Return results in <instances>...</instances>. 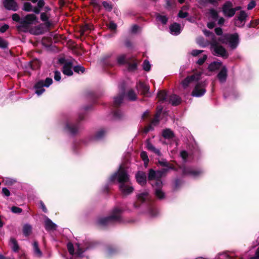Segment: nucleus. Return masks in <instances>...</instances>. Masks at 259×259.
<instances>
[{
    "instance_id": "45",
    "label": "nucleus",
    "mask_w": 259,
    "mask_h": 259,
    "mask_svg": "<svg viewBox=\"0 0 259 259\" xmlns=\"http://www.w3.org/2000/svg\"><path fill=\"white\" fill-rule=\"evenodd\" d=\"M105 134V131L103 130L99 131L96 135V138L98 139H101Z\"/></svg>"
},
{
    "instance_id": "33",
    "label": "nucleus",
    "mask_w": 259,
    "mask_h": 259,
    "mask_svg": "<svg viewBox=\"0 0 259 259\" xmlns=\"http://www.w3.org/2000/svg\"><path fill=\"white\" fill-rule=\"evenodd\" d=\"M140 155H141V158L144 162L145 166H147L148 163L149 162V159H148V156L147 155V153H146V152L142 151Z\"/></svg>"
},
{
    "instance_id": "24",
    "label": "nucleus",
    "mask_w": 259,
    "mask_h": 259,
    "mask_svg": "<svg viewBox=\"0 0 259 259\" xmlns=\"http://www.w3.org/2000/svg\"><path fill=\"white\" fill-rule=\"evenodd\" d=\"M149 192L147 191L142 192L137 195L138 199L141 201L144 202L148 198Z\"/></svg>"
},
{
    "instance_id": "8",
    "label": "nucleus",
    "mask_w": 259,
    "mask_h": 259,
    "mask_svg": "<svg viewBox=\"0 0 259 259\" xmlns=\"http://www.w3.org/2000/svg\"><path fill=\"white\" fill-rule=\"evenodd\" d=\"M222 12L226 17H233L235 15V10L233 9L232 3L230 2H226L222 7Z\"/></svg>"
},
{
    "instance_id": "20",
    "label": "nucleus",
    "mask_w": 259,
    "mask_h": 259,
    "mask_svg": "<svg viewBox=\"0 0 259 259\" xmlns=\"http://www.w3.org/2000/svg\"><path fill=\"white\" fill-rule=\"evenodd\" d=\"M34 255L37 257H40L42 256V252L40 250L38 244L37 242H34L33 243Z\"/></svg>"
},
{
    "instance_id": "54",
    "label": "nucleus",
    "mask_w": 259,
    "mask_h": 259,
    "mask_svg": "<svg viewBox=\"0 0 259 259\" xmlns=\"http://www.w3.org/2000/svg\"><path fill=\"white\" fill-rule=\"evenodd\" d=\"M207 55H204L202 57L200 58L197 61L199 65H202L206 60Z\"/></svg>"
},
{
    "instance_id": "55",
    "label": "nucleus",
    "mask_w": 259,
    "mask_h": 259,
    "mask_svg": "<svg viewBox=\"0 0 259 259\" xmlns=\"http://www.w3.org/2000/svg\"><path fill=\"white\" fill-rule=\"evenodd\" d=\"M11 210L14 213H20L22 211L21 208L16 207V206L12 207L11 208Z\"/></svg>"
},
{
    "instance_id": "47",
    "label": "nucleus",
    "mask_w": 259,
    "mask_h": 259,
    "mask_svg": "<svg viewBox=\"0 0 259 259\" xmlns=\"http://www.w3.org/2000/svg\"><path fill=\"white\" fill-rule=\"evenodd\" d=\"M76 245L77 247L76 253L78 255L80 256L84 251V250L83 248H82L81 247H80V246L78 244H76Z\"/></svg>"
},
{
    "instance_id": "23",
    "label": "nucleus",
    "mask_w": 259,
    "mask_h": 259,
    "mask_svg": "<svg viewBox=\"0 0 259 259\" xmlns=\"http://www.w3.org/2000/svg\"><path fill=\"white\" fill-rule=\"evenodd\" d=\"M11 247L14 252H17L19 249V246L16 240L13 238H11L9 243Z\"/></svg>"
},
{
    "instance_id": "38",
    "label": "nucleus",
    "mask_w": 259,
    "mask_h": 259,
    "mask_svg": "<svg viewBox=\"0 0 259 259\" xmlns=\"http://www.w3.org/2000/svg\"><path fill=\"white\" fill-rule=\"evenodd\" d=\"M221 0H199V3L201 5H205L207 3L212 4L218 3Z\"/></svg>"
},
{
    "instance_id": "53",
    "label": "nucleus",
    "mask_w": 259,
    "mask_h": 259,
    "mask_svg": "<svg viewBox=\"0 0 259 259\" xmlns=\"http://www.w3.org/2000/svg\"><path fill=\"white\" fill-rule=\"evenodd\" d=\"M103 5L104 7L108 11H111L112 9L111 5L106 2H104Z\"/></svg>"
},
{
    "instance_id": "5",
    "label": "nucleus",
    "mask_w": 259,
    "mask_h": 259,
    "mask_svg": "<svg viewBox=\"0 0 259 259\" xmlns=\"http://www.w3.org/2000/svg\"><path fill=\"white\" fill-rule=\"evenodd\" d=\"M38 19L37 17L33 14H28L21 18V24L19 25V29H23L26 31L33 25H35L38 23Z\"/></svg>"
},
{
    "instance_id": "18",
    "label": "nucleus",
    "mask_w": 259,
    "mask_h": 259,
    "mask_svg": "<svg viewBox=\"0 0 259 259\" xmlns=\"http://www.w3.org/2000/svg\"><path fill=\"white\" fill-rule=\"evenodd\" d=\"M227 70L225 67H223L218 75V77L221 82H224L227 76Z\"/></svg>"
},
{
    "instance_id": "34",
    "label": "nucleus",
    "mask_w": 259,
    "mask_h": 259,
    "mask_svg": "<svg viewBox=\"0 0 259 259\" xmlns=\"http://www.w3.org/2000/svg\"><path fill=\"white\" fill-rule=\"evenodd\" d=\"M209 15L210 17L214 20H215L218 17V13L214 9H210L209 10Z\"/></svg>"
},
{
    "instance_id": "17",
    "label": "nucleus",
    "mask_w": 259,
    "mask_h": 259,
    "mask_svg": "<svg viewBox=\"0 0 259 259\" xmlns=\"http://www.w3.org/2000/svg\"><path fill=\"white\" fill-rule=\"evenodd\" d=\"M45 226L46 229L48 231L55 230L57 227V225L48 218L45 219Z\"/></svg>"
},
{
    "instance_id": "22",
    "label": "nucleus",
    "mask_w": 259,
    "mask_h": 259,
    "mask_svg": "<svg viewBox=\"0 0 259 259\" xmlns=\"http://www.w3.org/2000/svg\"><path fill=\"white\" fill-rule=\"evenodd\" d=\"M146 148L147 149L149 150V151H151L153 152H154V153H155L156 154H157V155H159L160 156L161 153H160V151L158 149H156L155 148L150 142L149 141H147L146 142Z\"/></svg>"
},
{
    "instance_id": "9",
    "label": "nucleus",
    "mask_w": 259,
    "mask_h": 259,
    "mask_svg": "<svg viewBox=\"0 0 259 259\" xmlns=\"http://www.w3.org/2000/svg\"><path fill=\"white\" fill-rule=\"evenodd\" d=\"M204 82L198 83L192 92V95L196 97L203 96L206 92Z\"/></svg>"
},
{
    "instance_id": "50",
    "label": "nucleus",
    "mask_w": 259,
    "mask_h": 259,
    "mask_svg": "<svg viewBox=\"0 0 259 259\" xmlns=\"http://www.w3.org/2000/svg\"><path fill=\"white\" fill-rule=\"evenodd\" d=\"M67 249L70 254L72 255L74 253L73 246L72 243H68L67 245Z\"/></svg>"
},
{
    "instance_id": "31",
    "label": "nucleus",
    "mask_w": 259,
    "mask_h": 259,
    "mask_svg": "<svg viewBox=\"0 0 259 259\" xmlns=\"http://www.w3.org/2000/svg\"><path fill=\"white\" fill-rule=\"evenodd\" d=\"M40 19L42 21L45 22V23L47 26H50L51 25L50 22L49 21V16L47 14L45 13H42L40 15Z\"/></svg>"
},
{
    "instance_id": "19",
    "label": "nucleus",
    "mask_w": 259,
    "mask_h": 259,
    "mask_svg": "<svg viewBox=\"0 0 259 259\" xmlns=\"http://www.w3.org/2000/svg\"><path fill=\"white\" fill-rule=\"evenodd\" d=\"M65 129L71 134H75L78 131V126L77 125L67 123Z\"/></svg>"
},
{
    "instance_id": "28",
    "label": "nucleus",
    "mask_w": 259,
    "mask_h": 259,
    "mask_svg": "<svg viewBox=\"0 0 259 259\" xmlns=\"http://www.w3.org/2000/svg\"><path fill=\"white\" fill-rule=\"evenodd\" d=\"M188 7L187 6H184L182 10L179 12L178 16L180 18H184L188 16V13L186 12Z\"/></svg>"
},
{
    "instance_id": "48",
    "label": "nucleus",
    "mask_w": 259,
    "mask_h": 259,
    "mask_svg": "<svg viewBox=\"0 0 259 259\" xmlns=\"http://www.w3.org/2000/svg\"><path fill=\"white\" fill-rule=\"evenodd\" d=\"M12 19L14 21L19 22L20 24H21V18L20 17L18 14H14L12 15Z\"/></svg>"
},
{
    "instance_id": "49",
    "label": "nucleus",
    "mask_w": 259,
    "mask_h": 259,
    "mask_svg": "<svg viewBox=\"0 0 259 259\" xmlns=\"http://www.w3.org/2000/svg\"><path fill=\"white\" fill-rule=\"evenodd\" d=\"M220 259H231V256L227 252H224L220 254Z\"/></svg>"
},
{
    "instance_id": "10",
    "label": "nucleus",
    "mask_w": 259,
    "mask_h": 259,
    "mask_svg": "<svg viewBox=\"0 0 259 259\" xmlns=\"http://www.w3.org/2000/svg\"><path fill=\"white\" fill-rule=\"evenodd\" d=\"M3 5L5 8L8 10L16 11L19 7L15 0H4Z\"/></svg>"
},
{
    "instance_id": "27",
    "label": "nucleus",
    "mask_w": 259,
    "mask_h": 259,
    "mask_svg": "<svg viewBox=\"0 0 259 259\" xmlns=\"http://www.w3.org/2000/svg\"><path fill=\"white\" fill-rule=\"evenodd\" d=\"M137 87L143 94H146L149 91V87L143 83L140 82Z\"/></svg>"
},
{
    "instance_id": "58",
    "label": "nucleus",
    "mask_w": 259,
    "mask_h": 259,
    "mask_svg": "<svg viewBox=\"0 0 259 259\" xmlns=\"http://www.w3.org/2000/svg\"><path fill=\"white\" fill-rule=\"evenodd\" d=\"M2 193L4 195H5L6 196H9L10 195V191L6 188H3Z\"/></svg>"
},
{
    "instance_id": "37",
    "label": "nucleus",
    "mask_w": 259,
    "mask_h": 259,
    "mask_svg": "<svg viewBox=\"0 0 259 259\" xmlns=\"http://www.w3.org/2000/svg\"><path fill=\"white\" fill-rule=\"evenodd\" d=\"M156 19L163 24H166L167 21V18L165 16L157 15L156 16Z\"/></svg>"
},
{
    "instance_id": "25",
    "label": "nucleus",
    "mask_w": 259,
    "mask_h": 259,
    "mask_svg": "<svg viewBox=\"0 0 259 259\" xmlns=\"http://www.w3.org/2000/svg\"><path fill=\"white\" fill-rule=\"evenodd\" d=\"M32 232V227L29 224H25L23 228V232L25 236H29Z\"/></svg>"
},
{
    "instance_id": "41",
    "label": "nucleus",
    "mask_w": 259,
    "mask_h": 259,
    "mask_svg": "<svg viewBox=\"0 0 259 259\" xmlns=\"http://www.w3.org/2000/svg\"><path fill=\"white\" fill-rule=\"evenodd\" d=\"M161 110H162V108H161L159 109V111L156 113L155 117H154V118L152 120V121L151 122L152 125H155V124H156L157 123V122L158 121V118H159L160 113Z\"/></svg>"
},
{
    "instance_id": "4",
    "label": "nucleus",
    "mask_w": 259,
    "mask_h": 259,
    "mask_svg": "<svg viewBox=\"0 0 259 259\" xmlns=\"http://www.w3.org/2000/svg\"><path fill=\"white\" fill-rule=\"evenodd\" d=\"M219 40L223 44L228 45L232 49L237 48L239 42L237 33L224 34L220 38Z\"/></svg>"
},
{
    "instance_id": "13",
    "label": "nucleus",
    "mask_w": 259,
    "mask_h": 259,
    "mask_svg": "<svg viewBox=\"0 0 259 259\" xmlns=\"http://www.w3.org/2000/svg\"><path fill=\"white\" fill-rule=\"evenodd\" d=\"M183 172L186 175H189L194 178H197L200 176L202 173V170H193L190 168H184L183 169Z\"/></svg>"
},
{
    "instance_id": "56",
    "label": "nucleus",
    "mask_w": 259,
    "mask_h": 259,
    "mask_svg": "<svg viewBox=\"0 0 259 259\" xmlns=\"http://www.w3.org/2000/svg\"><path fill=\"white\" fill-rule=\"evenodd\" d=\"M255 2L254 1H251L247 5V9L250 10L255 6Z\"/></svg>"
},
{
    "instance_id": "29",
    "label": "nucleus",
    "mask_w": 259,
    "mask_h": 259,
    "mask_svg": "<svg viewBox=\"0 0 259 259\" xmlns=\"http://www.w3.org/2000/svg\"><path fill=\"white\" fill-rule=\"evenodd\" d=\"M162 136L166 139H170L173 137L174 134L170 130L166 129L163 131Z\"/></svg>"
},
{
    "instance_id": "16",
    "label": "nucleus",
    "mask_w": 259,
    "mask_h": 259,
    "mask_svg": "<svg viewBox=\"0 0 259 259\" xmlns=\"http://www.w3.org/2000/svg\"><path fill=\"white\" fill-rule=\"evenodd\" d=\"M170 32L172 35H177L181 33V27L180 24L175 23L169 27Z\"/></svg>"
},
{
    "instance_id": "39",
    "label": "nucleus",
    "mask_w": 259,
    "mask_h": 259,
    "mask_svg": "<svg viewBox=\"0 0 259 259\" xmlns=\"http://www.w3.org/2000/svg\"><path fill=\"white\" fill-rule=\"evenodd\" d=\"M245 22L240 20L236 18L234 19V24L237 27H243L245 25Z\"/></svg>"
},
{
    "instance_id": "64",
    "label": "nucleus",
    "mask_w": 259,
    "mask_h": 259,
    "mask_svg": "<svg viewBox=\"0 0 259 259\" xmlns=\"http://www.w3.org/2000/svg\"><path fill=\"white\" fill-rule=\"evenodd\" d=\"M249 259H259V247L256 251L254 256L251 257Z\"/></svg>"
},
{
    "instance_id": "30",
    "label": "nucleus",
    "mask_w": 259,
    "mask_h": 259,
    "mask_svg": "<svg viewBox=\"0 0 259 259\" xmlns=\"http://www.w3.org/2000/svg\"><path fill=\"white\" fill-rule=\"evenodd\" d=\"M157 97L159 101H164L167 98V94L165 91H160L158 93Z\"/></svg>"
},
{
    "instance_id": "61",
    "label": "nucleus",
    "mask_w": 259,
    "mask_h": 259,
    "mask_svg": "<svg viewBox=\"0 0 259 259\" xmlns=\"http://www.w3.org/2000/svg\"><path fill=\"white\" fill-rule=\"evenodd\" d=\"M109 27L110 29L114 30L116 29V28L117 27V25L114 22H111L109 24Z\"/></svg>"
},
{
    "instance_id": "52",
    "label": "nucleus",
    "mask_w": 259,
    "mask_h": 259,
    "mask_svg": "<svg viewBox=\"0 0 259 259\" xmlns=\"http://www.w3.org/2000/svg\"><path fill=\"white\" fill-rule=\"evenodd\" d=\"M54 79L56 81H60L61 79V73L59 71H55L54 72Z\"/></svg>"
},
{
    "instance_id": "1",
    "label": "nucleus",
    "mask_w": 259,
    "mask_h": 259,
    "mask_svg": "<svg viewBox=\"0 0 259 259\" xmlns=\"http://www.w3.org/2000/svg\"><path fill=\"white\" fill-rule=\"evenodd\" d=\"M116 180L119 183V190L123 195H127L133 193L134 189L130 181L129 175L122 166H120L116 172L111 176L109 181L112 182Z\"/></svg>"
},
{
    "instance_id": "36",
    "label": "nucleus",
    "mask_w": 259,
    "mask_h": 259,
    "mask_svg": "<svg viewBox=\"0 0 259 259\" xmlns=\"http://www.w3.org/2000/svg\"><path fill=\"white\" fill-rule=\"evenodd\" d=\"M127 96L130 100L134 101L136 99V95L132 90L128 91Z\"/></svg>"
},
{
    "instance_id": "11",
    "label": "nucleus",
    "mask_w": 259,
    "mask_h": 259,
    "mask_svg": "<svg viewBox=\"0 0 259 259\" xmlns=\"http://www.w3.org/2000/svg\"><path fill=\"white\" fill-rule=\"evenodd\" d=\"M200 75L201 73H199L186 77L182 82L183 87L185 89L189 86L191 82L198 80L200 78Z\"/></svg>"
},
{
    "instance_id": "51",
    "label": "nucleus",
    "mask_w": 259,
    "mask_h": 259,
    "mask_svg": "<svg viewBox=\"0 0 259 259\" xmlns=\"http://www.w3.org/2000/svg\"><path fill=\"white\" fill-rule=\"evenodd\" d=\"M8 46L7 42L4 39L0 37V48H6Z\"/></svg>"
},
{
    "instance_id": "15",
    "label": "nucleus",
    "mask_w": 259,
    "mask_h": 259,
    "mask_svg": "<svg viewBox=\"0 0 259 259\" xmlns=\"http://www.w3.org/2000/svg\"><path fill=\"white\" fill-rule=\"evenodd\" d=\"M23 10L26 12H33L35 14H38L40 10L37 7H33L29 2H25L24 4Z\"/></svg>"
},
{
    "instance_id": "46",
    "label": "nucleus",
    "mask_w": 259,
    "mask_h": 259,
    "mask_svg": "<svg viewBox=\"0 0 259 259\" xmlns=\"http://www.w3.org/2000/svg\"><path fill=\"white\" fill-rule=\"evenodd\" d=\"M125 60V56L124 55H121L117 58V62L119 64L124 63Z\"/></svg>"
},
{
    "instance_id": "40",
    "label": "nucleus",
    "mask_w": 259,
    "mask_h": 259,
    "mask_svg": "<svg viewBox=\"0 0 259 259\" xmlns=\"http://www.w3.org/2000/svg\"><path fill=\"white\" fill-rule=\"evenodd\" d=\"M93 29V26L91 24H85L81 28V33L83 34L87 30H91Z\"/></svg>"
},
{
    "instance_id": "7",
    "label": "nucleus",
    "mask_w": 259,
    "mask_h": 259,
    "mask_svg": "<svg viewBox=\"0 0 259 259\" xmlns=\"http://www.w3.org/2000/svg\"><path fill=\"white\" fill-rule=\"evenodd\" d=\"M53 82L52 79L47 78L45 81L40 80L37 82L35 85V93L40 96L45 91L44 87H49Z\"/></svg>"
},
{
    "instance_id": "44",
    "label": "nucleus",
    "mask_w": 259,
    "mask_h": 259,
    "mask_svg": "<svg viewBox=\"0 0 259 259\" xmlns=\"http://www.w3.org/2000/svg\"><path fill=\"white\" fill-rule=\"evenodd\" d=\"M4 182L7 185H12L16 182V180L10 178H6L4 180Z\"/></svg>"
},
{
    "instance_id": "43",
    "label": "nucleus",
    "mask_w": 259,
    "mask_h": 259,
    "mask_svg": "<svg viewBox=\"0 0 259 259\" xmlns=\"http://www.w3.org/2000/svg\"><path fill=\"white\" fill-rule=\"evenodd\" d=\"M73 70L78 73L80 72L83 73L84 71V68L81 66H76L74 67Z\"/></svg>"
},
{
    "instance_id": "35",
    "label": "nucleus",
    "mask_w": 259,
    "mask_h": 259,
    "mask_svg": "<svg viewBox=\"0 0 259 259\" xmlns=\"http://www.w3.org/2000/svg\"><path fill=\"white\" fill-rule=\"evenodd\" d=\"M123 99V95H120L117 97H115L114 98V104L116 105H120L122 103Z\"/></svg>"
},
{
    "instance_id": "42",
    "label": "nucleus",
    "mask_w": 259,
    "mask_h": 259,
    "mask_svg": "<svg viewBox=\"0 0 259 259\" xmlns=\"http://www.w3.org/2000/svg\"><path fill=\"white\" fill-rule=\"evenodd\" d=\"M143 69L145 71H149L151 68V65L147 60H145L143 63Z\"/></svg>"
},
{
    "instance_id": "12",
    "label": "nucleus",
    "mask_w": 259,
    "mask_h": 259,
    "mask_svg": "<svg viewBox=\"0 0 259 259\" xmlns=\"http://www.w3.org/2000/svg\"><path fill=\"white\" fill-rule=\"evenodd\" d=\"M72 64L71 61H67L64 62L62 69V72L64 74L68 76H71L73 74L72 71Z\"/></svg>"
},
{
    "instance_id": "21",
    "label": "nucleus",
    "mask_w": 259,
    "mask_h": 259,
    "mask_svg": "<svg viewBox=\"0 0 259 259\" xmlns=\"http://www.w3.org/2000/svg\"><path fill=\"white\" fill-rule=\"evenodd\" d=\"M169 102L172 105H177L181 103V98L176 95H172L169 97Z\"/></svg>"
},
{
    "instance_id": "26",
    "label": "nucleus",
    "mask_w": 259,
    "mask_h": 259,
    "mask_svg": "<svg viewBox=\"0 0 259 259\" xmlns=\"http://www.w3.org/2000/svg\"><path fill=\"white\" fill-rule=\"evenodd\" d=\"M221 66V62H213L211 63L208 66V69L210 71H214L219 69Z\"/></svg>"
},
{
    "instance_id": "2",
    "label": "nucleus",
    "mask_w": 259,
    "mask_h": 259,
    "mask_svg": "<svg viewBox=\"0 0 259 259\" xmlns=\"http://www.w3.org/2000/svg\"><path fill=\"white\" fill-rule=\"evenodd\" d=\"M163 171H154L153 169H150L148 174V179L149 180H155L154 184H152V186L155 189V194L159 199H163L165 197L164 192L161 190L162 183L160 180V178L164 174Z\"/></svg>"
},
{
    "instance_id": "14",
    "label": "nucleus",
    "mask_w": 259,
    "mask_h": 259,
    "mask_svg": "<svg viewBox=\"0 0 259 259\" xmlns=\"http://www.w3.org/2000/svg\"><path fill=\"white\" fill-rule=\"evenodd\" d=\"M136 181L141 186L146 183V175L143 171H138L136 175Z\"/></svg>"
},
{
    "instance_id": "60",
    "label": "nucleus",
    "mask_w": 259,
    "mask_h": 259,
    "mask_svg": "<svg viewBox=\"0 0 259 259\" xmlns=\"http://www.w3.org/2000/svg\"><path fill=\"white\" fill-rule=\"evenodd\" d=\"M181 156L184 161H186L188 156V153L185 151H183L181 152Z\"/></svg>"
},
{
    "instance_id": "59",
    "label": "nucleus",
    "mask_w": 259,
    "mask_h": 259,
    "mask_svg": "<svg viewBox=\"0 0 259 259\" xmlns=\"http://www.w3.org/2000/svg\"><path fill=\"white\" fill-rule=\"evenodd\" d=\"M44 5L45 2L44 0H38L37 2V8H38L40 10V9L43 7Z\"/></svg>"
},
{
    "instance_id": "32",
    "label": "nucleus",
    "mask_w": 259,
    "mask_h": 259,
    "mask_svg": "<svg viewBox=\"0 0 259 259\" xmlns=\"http://www.w3.org/2000/svg\"><path fill=\"white\" fill-rule=\"evenodd\" d=\"M247 17V14L246 12L244 11H241L236 18L245 22Z\"/></svg>"
},
{
    "instance_id": "62",
    "label": "nucleus",
    "mask_w": 259,
    "mask_h": 259,
    "mask_svg": "<svg viewBox=\"0 0 259 259\" xmlns=\"http://www.w3.org/2000/svg\"><path fill=\"white\" fill-rule=\"evenodd\" d=\"M139 27L138 26L134 25L131 27V31L133 33H136L139 30Z\"/></svg>"
},
{
    "instance_id": "63",
    "label": "nucleus",
    "mask_w": 259,
    "mask_h": 259,
    "mask_svg": "<svg viewBox=\"0 0 259 259\" xmlns=\"http://www.w3.org/2000/svg\"><path fill=\"white\" fill-rule=\"evenodd\" d=\"M9 28V26L7 24L2 26L0 28V31L2 33L5 32Z\"/></svg>"
},
{
    "instance_id": "3",
    "label": "nucleus",
    "mask_w": 259,
    "mask_h": 259,
    "mask_svg": "<svg viewBox=\"0 0 259 259\" xmlns=\"http://www.w3.org/2000/svg\"><path fill=\"white\" fill-rule=\"evenodd\" d=\"M205 35L207 36H210L211 37V50L212 51L214 55L221 56L223 58H227L228 57V54L226 50L221 46H220L214 36V34L210 33L209 31L204 30L203 31Z\"/></svg>"
},
{
    "instance_id": "6",
    "label": "nucleus",
    "mask_w": 259,
    "mask_h": 259,
    "mask_svg": "<svg viewBox=\"0 0 259 259\" xmlns=\"http://www.w3.org/2000/svg\"><path fill=\"white\" fill-rule=\"evenodd\" d=\"M121 218V210L119 208H115L110 217L101 218L98 223L102 226L109 225L115 222H119Z\"/></svg>"
},
{
    "instance_id": "57",
    "label": "nucleus",
    "mask_w": 259,
    "mask_h": 259,
    "mask_svg": "<svg viewBox=\"0 0 259 259\" xmlns=\"http://www.w3.org/2000/svg\"><path fill=\"white\" fill-rule=\"evenodd\" d=\"M203 51L199 50H194L191 52V55L193 56H197L200 53H201Z\"/></svg>"
}]
</instances>
